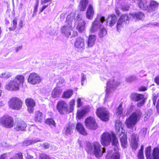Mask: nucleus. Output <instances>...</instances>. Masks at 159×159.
<instances>
[{"label": "nucleus", "mask_w": 159, "mask_h": 159, "mask_svg": "<svg viewBox=\"0 0 159 159\" xmlns=\"http://www.w3.org/2000/svg\"><path fill=\"white\" fill-rule=\"evenodd\" d=\"M86 150L88 153L93 154L98 158L101 157L103 153L105 152V148H102L100 143L98 142L88 143L86 146Z\"/></svg>", "instance_id": "obj_1"}, {"label": "nucleus", "mask_w": 159, "mask_h": 159, "mask_svg": "<svg viewBox=\"0 0 159 159\" xmlns=\"http://www.w3.org/2000/svg\"><path fill=\"white\" fill-rule=\"evenodd\" d=\"M24 81V77L21 75H17L13 80L7 83L5 86V89L8 90L17 91L22 85Z\"/></svg>", "instance_id": "obj_2"}, {"label": "nucleus", "mask_w": 159, "mask_h": 159, "mask_svg": "<svg viewBox=\"0 0 159 159\" xmlns=\"http://www.w3.org/2000/svg\"><path fill=\"white\" fill-rule=\"evenodd\" d=\"M75 100H72L70 102V107L66 102L61 100L58 102L57 105V108L59 113L61 114H65L71 112L74 109Z\"/></svg>", "instance_id": "obj_3"}, {"label": "nucleus", "mask_w": 159, "mask_h": 159, "mask_svg": "<svg viewBox=\"0 0 159 159\" xmlns=\"http://www.w3.org/2000/svg\"><path fill=\"white\" fill-rule=\"evenodd\" d=\"M142 113L139 109H137L126 119L125 122L126 126L129 128L133 127L139 120Z\"/></svg>", "instance_id": "obj_4"}, {"label": "nucleus", "mask_w": 159, "mask_h": 159, "mask_svg": "<svg viewBox=\"0 0 159 159\" xmlns=\"http://www.w3.org/2000/svg\"><path fill=\"white\" fill-rule=\"evenodd\" d=\"M138 1L139 7L143 10H146L148 12L155 11L157 7L158 3L153 1H151L149 4L147 3L148 0H136Z\"/></svg>", "instance_id": "obj_5"}, {"label": "nucleus", "mask_w": 159, "mask_h": 159, "mask_svg": "<svg viewBox=\"0 0 159 159\" xmlns=\"http://www.w3.org/2000/svg\"><path fill=\"white\" fill-rule=\"evenodd\" d=\"M82 18V15L78 14L75 19V25L77 30L80 33L85 30L86 24L85 21Z\"/></svg>", "instance_id": "obj_6"}, {"label": "nucleus", "mask_w": 159, "mask_h": 159, "mask_svg": "<svg viewBox=\"0 0 159 159\" xmlns=\"http://www.w3.org/2000/svg\"><path fill=\"white\" fill-rule=\"evenodd\" d=\"M0 122L2 126L6 128H10L14 125L13 118L8 116H4L0 119Z\"/></svg>", "instance_id": "obj_7"}, {"label": "nucleus", "mask_w": 159, "mask_h": 159, "mask_svg": "<svg viewBox=\"0 0 159 159\" xmlns=\"http://www.w3.org/2000/svg\"><path fill=\"white\" fill-rule=\"evenodd\" d=\"M105 21V17L101 16L98 17L92 23V26L90 29V32L93 33L97 31L98 29L101 27L102 24Z\"/></svg>", "instance_id": "obj_8"}, {"label": "nucleus", "mask_w": 159, "mask_h": 159, "mask_svg": "<svg viewBox=\"0 0 159 159\" xmlns=\"http://www.w3.org/2000/svg\"><path fill=\"white\" fill-rule=\"evenodd\" d=\"M9 106L13 109L18 110H20L22 105V101L19 98L13 97L9 102Z\"/></svg>", "instance_id": "obj_9"}, {"label": "nucleus", "mask_w": 159, "mask_h": 159, "mask_svg": "<svg viewBox=\"0 0 159 159\" xmlns=\"http://www.w3.org/2000/svg\"><path fill=\"white\" fill-rule=\"evenodd\" d=\"M129 17L128 15L123 14L118 20L116 25L117 30L120 32V29L124 27L127 23L129 22Z\"/></svg>", "instance_id": "obj_10"}, {"label": "nucleus", "mask_w": 159, "mask_h": 159, "mask_svg": "<svg viewBox=\"0 0 159 159\" xmlns=\"http://www.w3.org/2000/svg\"><path fill=\"white\" fill-rule=\"evenodd\" d=\"M120 84V83L117 81H115L112 80H109L107 85V88L106 90V97L107 98L110 95V94Z\"/></svg>", "instance_id": "obj_11"}, {"label": "nucleus", "mask_w": 159, "mask_h": 159, "mask_svg": "<svg viewBox=\"0 0 159 159\" xmlns=\"http://www.w3.org/2000/svg\"><path fill=\"white\" fill-rule=\"evenodd\" d=\"M113 133H111L105 132L101 135L100 141L101 144L104 146L109 145L111 141L112 134Z\"/></svg>", "instance_id": "obj_12"}, {"label": "nucleus", "mask_w": 159, "mask_h": 159, "mask_svg": "<svg viewBox=\"0 0 159 159\" xmlns=\"http://www.w3.org/2000/svg\"><path fill=\"white\" fill-rule=\"evenodd\" d=\"M96 113L98 116L101 120L104 121H107L108 120L109 113L105 108L101 107L98 108Z\"/></svg>", "instance_id": "obj_13"}, {"label": "nucleus", "mask_w": 159, "mask_h": 159, "mask_svg": "<svg viewBox=\"0 0 159 159\" xmlns=\"http://www.w3.org/2000/svg\"><path fill=\"white\" fill-rule=\"evenodd\" d=\"M41 81V78L35 73L30 74L28 79V82L33 85L39 84Z\"/></svg>", "instance_id": "obj_14"}, {"label": "nucleus", "mask_w": 159, "mask_h": 159, "mask_svg": "<svg viewBox=\"0 0 159 159\" xmlns=\"http://www.w3.org/2000/svg\"><path fill=\"white\" fill-rule=\"evenodd\" d=\"M85 125L89 129H95L98 127V125L94 119L92 117H89L85 120Z\"/></svg>", "instance_id": "obj_15"}, {"label": "nucleus", "mask_w": 159, "mask_h": 159, "mask_svg": "<svg viewBox=\"0 0 159 159\" xmlns=\"http://www.w3.org/2000/svg\"><path fill=\"white\" fill-rule=\"evenodd\" d=\"M25 102L27 107L28 112L30 113H33L34 110V107L35 105L34 100L32 99L28 98L25 99Z\"/></svg>", "instance_id": "obj_16"}, {"label": "nucleus", "mask_w": 159, "mask_h": 159, "mask_svg": "<svg viewBox=\"0 0 159 159\" xmlns=\"http://www.w3.org/2000/svg\"><path fill=\"white\" fill-rule=\"evenodd\" d=\"M75 125L73 123H69L64 127L63 133L66 135H71L73 132Z\"/></svg>", "instance_id": "obj_17"}, {"label": "nucleus", "mask_w": 159, "mask_h": 159, "mask_svg": "<svg viewBox=\"0 0 159 159\" xmlns=\"http://www.w3.org/2000/svg\"><path fill=\"white\" fill-rule=\"evenodd\" d=\"M75 46L81 50L85 49L84 40L82 38L79 37L76 39L75 43Z\"/></svg>", "instance_id": "obj_18"}, {"label": "nucleus", "mask_w": 159, "mask_h": 159, "mask_svg": "<svg viewBox=\"0 0 159 159\" xmlns=\"http://www.w3.org/2000/svg\"><path fill=\"white\" fill-rule=\"evenodd\" d=\"M61 32L66 37H69L73 31L71 25H68L63 26L61 29Z\"/></svg>", "instance_id": "obj_19"}, {"label": "nucleus", "mask_w": 159, "mask_h": 159, "mask_svg": "<svg viewBox=\"0 0 159 159\" xmlns=\"http://www.w3.org/2000/svg\"><path fill=\"white\" fill-rule=\"evenodd\" d=\"M138 140L139 137L137 134H134L131 135L130 145L134 150L137 148Z\"/></svg>", "instance_id": "obj_20"}, {"label": "nucleus", "mask_w": 159, "mask_h": 159, "mask_svg": "<svg viewBox=\"0 0 159 159\" xmlns=\"http://www.w3.org/2000/svg\"><path fill=\"white\" fill-rule=\"evenodd\" d=\"M27 127L26 124L23 121L16 122L15 125V129L18 131H25Z\"/></svg>", "instance_id": "obj_21"}, {"label": "nucleus", "mask_w": 159, "mask_h": 159, "mask_svg": "<svg viewBox=\"0 0 159 159\" xmlns=\"http://www.w3.org/2000/svg\"><path fill=\"white\" fill-rule=\"evenodd\" d=\"M116 16L114 14L109 16L107 20V23L108 25L112 26L115 24L116 20Z\"/></svg>", "instance_id": "obj_22"}, {"label": "nucleus", "mask_w": 159, "mask_h": 159, "mask_svg": "<svg viewBox=\"0 0 159 159\" xmlns=\"http://www.w3.org/2000/svg\"><path fill=\"white\" fill-rule=\"evenodd\" d=\"M96 39V36L94 35H89L87 41L88 48L92 47L94 44Z\"/></svg>", "instance_id": "obj_23"}, {"label": "nucleus", "mask_w": 159, "mask_h": 159, "mask_svg": "<svg viewBox=\"0 0 159 159\" xmlns=\"http://www.w3.org/2000/svg\"><path fill=\"white\" fill-rule=\"evenodd\" d=\"M62 92V90L60 88L56 87L52 92L51 95L52 98H56L60 97Z\"/></svg>", "instance_id": "obj_24"}, {"label": "nucleus", "mask_w": 159, "mask_h": 159, "mask_svg": "<svg viewBox=\"0 0 159 159\" xmlns=\"http://www.w3.org/2000/svg\"><path fill=\"white\" fill-rule=\"evenodd\" d=\"M44 118L43 113L39 111H36L34 114V120L36 122H41Z\"/></svg>", "instance_id": "obj_25"}, {"label": "nucleus", "mask_w": 159, "mask_h": 159, "mask_svg": "<svg viewBox=\"0 0 159 159\" xmlns=\"http://www.w3.org/2000/svg\"><path fill=\"white\" fill-rule=\"evenodd\" d=\"M130 17L136 20H142L144 19L145 16L143 13L139 11L135 14L129 15Z\"/></svg>", "instance_id": "obj_26"}, {"label": "nucleus", "mask_w": 159, "mask_h": 159, "mask_svg": "<svg viewBox=\"0 0 159 159\" xmlns=\"http://www.w3.org/2000/svg\"><path fill=\"white\" fill-rule=\"evenodd\" d=\"M122 123L119 120L116 121L115 123V128L116 131L117 133V134L120 136L121 134V133H123L122 128L121 127Z\"/></svg>", "instance_id": "obj_27"}, {"label": "nucleus", "mask_w": 159, "mask_h": 159, "mask_svg": "<svg viewBox=\"0 0 159 159\" xmlns=\"http://www.w3.org/2000/svg\"><path fill=\"white\" fill-rule=\"evenodd\" d=\"M130 97L133 101H138L143 99L144 96L143 94L134 93L131 95Z\"/></svg>", "instance_id": "obj_28"}, {"label": "nucleus", "mask_w": 159, "mask_h": 159, "mask_svg": "<svg viewBox=\"0 0 159 159\" xmlns=\"http://www.w3.org/2000/svg\"><path fill=\"white\" fill-rule=\"evenodd\" d=\"M112 144L113 146H115V147L114 148V150L115 151L118 152L119 150L118 146L119 145L118 141L114 133L113 134H112Z\"/></svg>", "instance_id": "obj_29"}, {"label": "nucleus", "mask_w": 159, "mask_h": 159, "mask_svg": "<svg viewBox=\"0 0 159 159\" xmlns=\"http://www.w3.org/2000/svg\"><path fill=\"white\" fill-rule=\"evenodd\" d=\"M93 7L91 5H89L86 12V17L89 19H91L93 18Z\"/></svg>", "instance_id": "obj_30"}, {"label": "nucleus", "mask_w": 159, "mask_h": 159, "mask_svg": "<svg viewBox=\"0 0 159 159\" xmlns=\"http://www.w3.org/2000/svg\"><path fill=\"white\" fill-rule=\"evenodd\" d=\"M76 129L77 131L81 134L84 135L87 134V133L85 131L84 128L81 123H79L77 124Z\"/></svg>", "instance_id": "obj_31"}, {"label": "nucleus", "mask_w": 159, "mask_h": 159, "mask_svg": "<svg viewBox=\"0 0 159 159\" xmlns=\"http://www.w3.org/2000/svg\"><path fill=\"white\" fill-rule=\"evenodd\" d=\"M121 134H123V135L120 139V142L122 146L124 148H126L127 145V136L125 134H123V133Z\"/></svg>", "instance_id": "obj_32"}, {"label": "nucleus", "mask_w": 159, "mask_h": 159, "mask_svg": "<svg viewBox=\"0 0 159 159\" xmlns=\"http://www.w3.org/2000/svg\"><path fill=\"white\" fill-rule=\"evenodd\" d=\"M88 3V0H81L79 6L80 10L82 11L84 10L87 7Z\"/></svg>", "instance_id": "obj_33"}, {"label": "nucleus", "mask_w": 159, "mask_h": 159, "mask_svg": "<svg viewBox=\"0 0 159 159\" xmlns=\"http://www.w3.org/2000/svg\"><path fill=\"white\" fill-rule=\"evenodd\" d=\"M40 141V140L38 139H32L31 140H27L23 142V145L24 146H28Z\"/></svg>", "instance_id": "obj_34"}, {"label": "nucleus", "mask_w": 159, "mask_h": 159, "mask_svg": "<svg viewBox=\"0 0 159 159\" xmlns=\"http://www.w3.org/2000/svg\"><path fill=\"white\" fill-rule=\"evenodd\" d=\"M73 91L70 89L64 92L62 95V98H70L73 95Z\"/></svg>", "instance_id": "obj_35"}, {"label": "nucleus", "mask_w": 159, "mask_h": 159, "mask_svg": "<svg viewBox=\"0 0 159 159\" xmlns=\"http://www.w3.org/2000/svg\"><path fill=\"white\" fill-rule=\"evenodd\" d=\"M107 34V31L105 28L100 27L98 33V36L99 38H102Z\"/></svg>", "instance_id": "obj_36"}, {"label": "nucleus", "mask_w": 159, "mask_h": 159, "mask_svg": "<svg viewBox=\"0 0 159 159\" xmlns=\"http://www.w3.org/2000/svg\"><path fill=\"white\" fill-rule=\"evenodd\" d=\"M153 159H159V149L155 148L152 151Z\"/></svg>", "instance_id": "obj_37"}, {"label": "nucleus", "mask_w": 159, "mask_h": 159, "mask_svg": "<svg viewBox=\"0 0 159 159\" xmlns=\"http://www.w3.org/2000/svg\"><path fill=\"white\" fill-rule=\"evenodd\" d=\"M51 0H41V4L43 5L42 9L40 10V12H42L48 6V3L51 2Z\"/></svg>", "instance_id": "obj_38"}, {"label": "nucleus", "mask_w": 159, "mask_h": 159, "mask_svg": "<svg viewBox=\"0 0 159 159\" xmlns=\"http://www.w3.org/2000/svg\"><path fill=\"white\" fill-rule=\"evenodd\" d=\"M74 16V13H71L68 15L66 18V21L68 23V25H71L72 21L73 19Z\"/></svg>", "instance_id": "obj_39"}, {"label": "nucleus", "mask_w": 159, "mask_h": 159, "mask_svg": "<svg viewBox=\"0 0 159 159\" xmlns=\"http://www.w3.org/2000/svg\"><path fill=\"white\" fill-rule=\"evenodd\" d=\"M151 146H148L145 149V154L147 159H152V156L151 154Z\"/></svg>", "instance_id": "obj_40"}, {"label": "nucleus", "mask_w": 159, "mask_h": 159, "mask_svg": "<svg viewBox=\"0 0 159 159\" xmlns=\"http://www.w3.org/2000/svg\"><path fill=\"white\" fill-rule=\"evenodd\" d=\"M138 80L137 77L135 75H130L126 77L125 81L128 83H131Z\"/></svg>", "instance_id": "obj_41"}, {"label": "nucleus", "mask_w": 159, "mask_h": 159, "mask_svg": "<svg viewBox=\"0 0 159 159\" xmlns=\"http://www.w3.org/2000/svg\"><path fill=\"white\" fill-rule=\"evenodd\" d=\"M11 73L6 71L3 72L0 75V77L1 78H5L6 79H8L9 77L11 76Z\"/></svg>", "instance_id": "obj_42"}, {"label": "nucleus", "mask_w": 159, "mask_h": 159, "mask_svg": "<svg viewBox=\"0 0 159 159\" xmlns=\"http://www.w3.org/2000/svg\"><path fill=\"white\" fill-rule=\"evenodd\" d=\"M152 113V111L151 110H148L145 112V116L144 118V121H147L148 120Z\"/></svg>", "instance_id": "obj_43"}, {"label": "nucleus", "mask_w": 159, "mask_h": 159, "mask_svg": "<svg viewBox=\"0 0 159 159\" xmlns=\"http://www.w3.org/2000/svg\"><path fill=\"white\" fill-rule=\"evenodd\" d=\"M123 110L121 104H120L118 108L116 115L118 116H120L123 115Z\"/></svg>", "instance_id": "obj_44"}, {"label": "nucleus", "mask_w": 159, "mask_h": 159, "mask_svg": "<svg viewBox=\"0 0 159 159\" xmlns=\"http://www.w3.org/2000/svg\"><path fill=\"white\" fill-rule=\"evenodd\" d=\"M13 26L12 27H10L9 28V29L10 31H13L16 28V25L17 24V21L16 19H14L12 21Z\"/></svg>", "instance_id": "obj_45"}, {"label": "nucleus", "mask_w": 159, "mask_h": 159, "mask_svg": "<svg viewBox=\"0 0 159 159\" xmlns=\"http://www.w3.org/2000/svg\"><path fill=\"white\" fill-rule=\"evenodd\" d=\"M86 114V111L84 110H82L78 111L77 113V116L79 119H81Z\"/></svg>", "instance_id": "obj_46"}, {"label": "nucleus", "mask_w": 159, "mask_h": 159, "mask_svg": "<svg viewBox=\"0 0 159 159\" xmlns=\"http://www.w3.org/2000/svg\"><path fill=\"white\" fill-rule=\"evenodd\" d=\"M46 123L50 126L52 125L55 126V124L54 121L52 119H49L46 121Z\"/></svg>", "instance_id": "obj_47"}, {"label": "nucleus", "mask_w": 159, "mask_h": 159, "mask_svg": "<svg viewBox=\"0 0 159 159\" xmlns=\"http://www.w3.org/2000/svg\"><path fill=\"white\" fill-rule=\"evenodd\" d=\"M40 159H51L47 154L45 153H41L39 155Z\"/></svg>", "instance_id": "obj_48"}, {"label": "nucleus", "mask_w": 159, "mask_h": 159, "mask_svg": "<svg viewBox=\"0 0 159 159\" xmlns=\"http://www.w3.org/2000/svg\"><path fill=\"white\" fill-rule=\"evenodd\" d=\"M110 159H119V154L118 152L115 151L111 157Z\"/></svg>", "instance_id": "obj_49"}, {"label": "nucleus", "mask_w": 159, "mask_h": 159, "mask_svg": "<svg viewBox=\"0 0 159 159\" xmlns=\"http://www.w3.org/2000/svg\"><path fill=\"white\" fill-rule=\"evenodd\" d=\"M12 158H14L15 159H22L23 155L21 152H19L16 154L15 157Z\"/></svg>", "instance_id": "obj_50"}, {"label": "nucleus", "mask_w": 159, "mask_h": 159, "mask_svg": "<svg viewBox=\"0 0 159 159\" xmlns=\"http://www.w3.org/2000/svg\"><path fill=\"white\" fill-rule=\"evenodd\" d=\"M141 101L138 103H137V106L139 107H141L144 104L145 102V99L144 98L143 99H141Z\"/></svg>", "instance_id": "obj_51"}, {"label": "nucleus", "mask_w": 159, "mask_h": 159, "mask_svg": "<svg viewBox=\"0 0 159 159\" xmlns=\"http://www.w3.org/2000/svg\"><path fill=\"white\" fill-rule=\"evenodd\" d=\"M138 157L139 159H143V152L139 151L138 154Z\"/></svg>", "instance_id": "obj_52"}, {"label": "nucleus", "mask_w": 159, "mask_h": 159, "mask_svg": "<svg viewBox=\"0 0 159 159\" xmlns=\"http://www.w3.org/2000/svg\"><path fill=\"white\" fill-rule=\"evenodd\" d=\"M41 146L43 148L46 149L49 148L50 147V144L48 143H45L42 144Z\"/></svg>", "instance_id": "obj_53"}, {"label": "nucleus", "mask_w": 159, "mask_h": 159, "mask_svg": "<svg viewBox=\"0 0 159 159\" xmlns=\"http://www.w3.org/2000/svg\"><path fill=\"white\" fill-rule=\"evenodd\" d=\"M81 84L82 85H83L84 84V81L86 80V77L85 75L84 74H82L81 75Z\"/></svg>", "instance_id": "obj_54"}, {"label": "nucleus", "mask_w": 159, "mask_h": 159, "mask_svg": "<svg viewBox=\"0 0 159 159\" xmlns=\"http://www.w3.org/2000/svg\"><path fill=\"white\" fill-rule=\"evenodd\" d=\"M82 105V102L81 101V99L79 98L77 100V107H81Z\"/></svg>", "instance_id": "obj_55"}, {"label": "nucleus", "mask_w": 159, "mask_h": 159, "mask_svg": "<svg viewBox=\"0 0 159 159\" xmlns=\"http://www.w3.org/2000/svg\"><path fill=\"white\" fill-rule=\"evenodd\" d=\"M39 1L37 2V3L36 4L35 6L34 7V14L36 13L37 11L38 5H39Z\"/></svg>", "instance_id": "obj_56"}, {"label": "nucleus", "mask_w": 159, "mask_h": 159, "mask_svg": "<svg viewBox=\"0 0 159 159\" xmlns=\"http://www.w3.org/2000/svg\"><path fill=\"white\" fill-rule=\"evenodd\" d=\"M58 80V81L57 82V84L58 85L62 84L64 81V80L62 78H60Z\"/></svg>", "instance_id": "obj_57"}, {"label": "nucleus", "mask_w": 159, "mask_h": 159, "mask_svg": "<svg viewBox=\"0 0 159 159\" xmlns=\"http://www.w3.org/2000/svg\"><path fill=\"white\" fill-rule=\"evenodd\" d=\"M22 47V46L21 45L16 47L14 49V50L16 52H18L19 50L21 49Z\"/></svg>", "instance_id": "obj_58"}, {"label": "nucleus", "mask_w": 159, "mask_h": 159, "mask_svg": "<svg viewBox=\"0 0 159 159\" xmlns=\"http://www.w3.org/2000/svg\"><path fill=\"white\" fill-rule=\"evenodd\" d=\"M147 88L145 87L142 86L139 89V90L140 91H144L147 90Z\"/></svg>", "instance_id": "obj_59"}, {"label": "nucleus", "mask_w": 159, "mask_h": 159, "mask_svg": "<svg viewBox=\"0 0 159 159\" xmlns=\"http://www.w3.org/2000/svg\"><path fill=\"white\" fill-rule=\"evenodd\" d=\"M157 98V97L156 96H154L153 98L152 99L153 101V104L154 105H155L156 100Z\"/></svg>", "instance_id": "obj_60"}, {"label": "nucleus", "mask_w": 159, "mask_h": 159, "mask_svg": "<svg viewBox=\"0 0 159 159\" xmlns=\"http://www.w3.org/2000/svg\"><path fill=\"white\" fill-rule=\"evenodd\" d=\"M155 79L156 83L159 85V76L156 77Z\"/></svg>", "instance_id": "obj_61"}, {"label": "nucleus", "mask_w": 159, "mask_h": 159, "mask_svg": "<svg viewBox=\"0 0 159 159\" xmlns=\"http://www.w3.org/2000/svg\"><path fill=\"white\" fill-rule=\"evenodd\" d=\"M6 157V154H2L0 157V159H5Z\"/></svg>", "instance_id": "obj_62"}, {"label": "nucleus", "mask_w": 159, "mask_h": 159, "mask_svg": "<svg viewBox=\"0 0 159 159\" xmlns=\"http://www.w3.org/2000/svg\"><path fill=\"white\" fill-rule=\"evenodd\" d=\"M156 107L157 110V111L159 112V99L158 100V102L157 103Z\"/></svg>", "instance_id": "obj_63"}, {"label": "nucleus", "mask_w": 159, "mask_h": 159, "mask_svg": "<svg viewBox=\"0 0 159 159\" xmlns=\"http://www.w3.org/2000/svg\"><path fill=\"white\" fill-rule=\"evenodd\" d=\"M19 26L21 28H22L23 26V23L22 21H21L19 23Z\"/></svg>", "instance_id": "obj_64"}]
</instances>
